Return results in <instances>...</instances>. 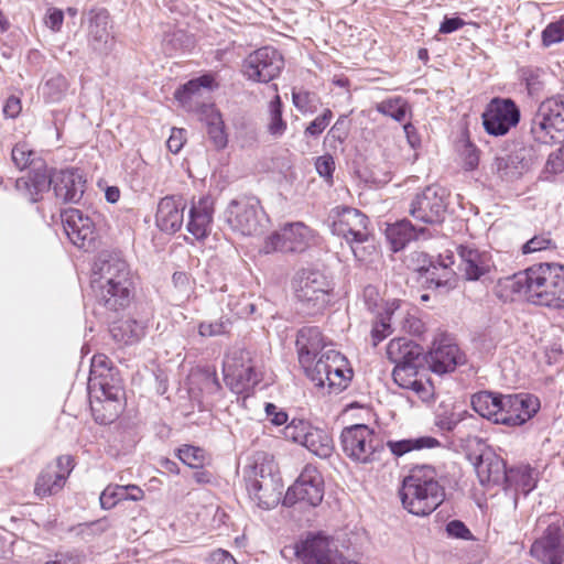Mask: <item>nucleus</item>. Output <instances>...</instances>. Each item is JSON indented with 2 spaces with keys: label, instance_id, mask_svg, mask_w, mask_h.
Wrapping results in <instances>:
<instances>
[{
  "label": "nucleus",
  "instance_id": "nucleus-1",
  "mask_svg": "<svg viewBox=\"0 0 564 564\" xmlns=\"http://www.w3.org/2000/svg\"><path fill=\"white\" fill-rule=\"evenodd\" d=\"M90 286L98 306L120 312L130 304L133 290L128 262L116 252H101L94 262Z\"/></svg>",
  "mask_w": 564,
  "mask_h": 564
},
{
  "label": "nucleus",
  "instance_id": "nucleus-2",
  "mask_svg": "<svg viewBox=\"0 0 564 564\" xmlns=\"http://www.w3.org/2000/svg\"><path fill=\"white\" fill-rule=\"evenodd\" d=\"M506 286L528 302L553 310H564V265L539 263L507 278Z\"/></svg>",
  "mask_w": 564,
  "mask_h": 564
},
{
  "label": "nucleus",
  "instance_id": "nucleus-3",
  "mask_svg": "<svg viewBox=\"0 0 564 564\" xmlns=\"http://www.w3.org/2000/svg\"><path fill=\"white\" fill-rule=\"evenodd\" d=\"M403 508L417 517L431 514L445 499L444 487L431 466L413 468L403 479L399 490Z\"/></svg>",
  "mask_w": 564,
  "mask_h": 564
},
{
  "label": "nucleus",
  "instance_id": "nucleus-4",
  "mask_svg": "<svg viewBox=\"0 0 564 564\" xmlns=\"http://www.w3.org/2000/svg\"><path fill=\"white\" fill-rule=\"evenodd\" d=\"M51 186L55 193L56 198L63 203H77L83 194L85 187V180L79 170L67 169L54 171L53 173H39L31 183L28 180H17L15 188L31 203H36L41 199L42 194L47 192Z\"/></svg>",
  "mask_w": 564,
  "mask_h": 564
},
{
  "label": "nucleus",
  "instance_id": "nucleus-5",
  "mask_svg": "<svg viewBox=\"0 0 564 564\" xmlns=\"http://www.w3.org/2000/svg\"><path fill=\"white\" fill-rule=\"evenodd\" d=\"M88 388L95 398L90 402L95 421L99 424H110L121 411L120 399L123 389L118 372L115 369H104L102 373L90 371Z\"/></svg>",
  "mask_w": 564,
  "mask_h": 564
},
{
  "label": "nucleus",
  "instance_id": "nucleus-6",
  "mask_svg": "<svg viewBox=\"0 0 564 564\" xmlns=\"http://www.w3.org/2000/svg\"><path fill=\"white\" fill-rule=\"evenodd\" d=\"M293 289L299 310L308 316L321 314L332 300L333 283L322 271L303 269L294 278Z\"/></svg>",
  "mask_w": 564,
  "mask_h": 564
},
{
  "label": "nucleus",
  "instance_id": "nucleus-7",
  "mask_svg": "<svg viewBox=\"0 0 564 564\" xmlns=\"http://www.w3.org/2000/svg\"><path fill=\"white\" fill-rule=\"evenodd\" d=\"M541 535L530 547V555L541 564H563L564 530L563 523L555 514H546L538 520Z\"/></svg>",
  "mask_w": 564,
  "mask_h": 564
},
{
  "label": "nucleus",
  "instance_id": "nucleus-8",
  "mask_svg": "<svg viewBox=\"0 0 564 564\" xmlns=\"http://www.w3.org/2000/svg\"><path fill=\"white\" fill-rule=\"evenodd\" d=\"M245 480L250 500L259 508L270 510L278 506L282 490L270 464L256 462L245 470Z\"/></svg>",
  "mask_w": 564,
  "mask_h": 564
},
{
  "label": "nucleus",
  "instance_id": "nucleus-9",
  "mask_svg": "<svg viewBox=\"0 0 564 564\" xmlns=\"http://www.w3.org/2000/svg\"><path fill=\"white\" fill-rule=\"evenodd\" d=\"M530 132L540 144L564 139V98L553 97L539 106L531 120Z\"/></svg>",
  "mask_w": 564,
  "mask_h": 564
},
{
  "label": "nucleus",
  "instance_id": "nucleus-10",
  "mask_svg": "<svg viewBox=\"0 0 564 564\" xmlns=\"http://www.w3.org/2000/svg\"><path fill=\"white\" fill-rule=\"evenodd\" d=\"M227 387L236 394H248L261 380V373L247 349H236L226 356L223 365Z\"/></svg>",
  "mask_w": 564,
  "mask_h": 564
},
{
  "label": "nucleus",
  "instance_id": "nucleus-11",
  "mask_svg": "<svg viewBox=\"0 0 564 564\" xmlns=\"http://www.w3.org/2000/svg\"><path fill=\"white\" fill-rule=\"evenodd\" d=\"M224 215L230 228L243 236L259 235L265 227V214L260 200L254 196H241L232 199Z\"/></svg>",
  "mask_w": 564,
  "mask_h": 564
},
{
  "label": "nucleus",
  "instance_id": "nucleus-12",
  "mask_svg": "<svg viewBox=\"0 0 564 564\" xmlns=\"http://www.w3.org/2000/svg\"><path fill=\"white\" fill-rule=\"evenodd\" d=\"M340 445L347 457L361 464L379 460L384 449L373 430L366 424L346 426L340 433Z\"/></svg>",
  "mask_w": 564,
  "mask_h": 564
},
{
  "label": "nucleus",
  "instance_id": "nucleus-13",
  "mask_svg": "<svg viewBox=\"0 0 564 564\" xmlns=\"http://www.w3.org/2000/svg\"><path fill=\"white\" fill-rule=\"evenodd\" d=\"M541 145L521 144L509 153L497 154L491 172L501 181L513 182L529 172L541 159Z\"/></svg>",
  "mask_w": 564,
  "mask_h": 564
},
{
  "label": "nucleus",
  "instance_id": "nucleus-14",
  "mask_svg": "<svg viewBox=\"0 0 564 564\" xmlns=\"http://www.w3.org/2000/svg\"><path fill=\"white\" fill-rule=\"evenodd\" d=\"M368 225L369 219L364 213L347 206L336 209L332 224V232L348 242L355 258L359 261L364 260L360 245L367 242L370 237Z\"/></svg>",
  "mask_w": 564,
  "mask_h": 564
},
{
  "label": "nucleus",
  "instance_id": "nucleus-15",
  "mask_svg": "<svg viewBox=\"0 0 564 564\" xmlns=\"http://www.w3.org/2000/svg\"><path fill=\"white\" fill-rule=\"evenodd\" d=\"M448 193L437 185H430L417 192L409 204V214L423 225H440L445 220Z\"/></svg>",
  "mask_w": 564,
  "mask_h": 564
},
{
  "label": "nucleus",
  "instance_id": "nucleus-16",
  "mask_svg": "<svg viewBox=\"0 0 564 564\" xmlns=\"http://www.w3.org/2000/svg\"><path fill=\"white\" fill-rule=\"evenodd\" d=\"M324 498V479L318 469L312 465H306L301 471L295 482L289 487L284 498L283 506L293 507H317Z\"/></svg>",
  "mask_w": 564,
  "mask_h": 564
},
{
  "label": "nucleus",
  "instance_id": "nucleus-17",
  "mask_svg": "<svg viewBox=\"0 0 564 564\" xmlns=\"http://www.w3.org/2000/svg\"><path fill=\"white\" fill-rule=\"evenodd\" d=\"M316 243V234L304 223L296 221L282 226L272 232L264 242L265 253L280 252H303Z\"/></svg>",
  "mask_w": 564,
  "mask_h": 564
},
{
  "label": "nucleus",
  "instance_id": "nucleus-18",
  "mask_svg": "<svg viewBox=\"0 0 564 564\" xmlns=\"http://www.w3.org/2000/svg\"><path fill=\"white\" fill-rule=\"evenodd\" d=\"M283 67L282 54L272 46H263L243 59L242 74L248 80L265 84L276 78Z\"/></svg>",
  "mask_w": 564,
  "mask_h": 564
},
{
  "label": "nucleus",
  "instance_id": "nucleus-19",
  "mask_svg": "<svg viewBox=\"0 0 564 564\" xmlns=\"http://www.w3.org/2000/svg\"><path fill=\"white\" fill-rule=\"evenodd\" d=\"M520 109L510 98H492L482 113V124L488 134H507L520 121Z\"/></svg>",
  "mask_w": 564,
  "mask_h": 564
},
{
  "label": "nucleus",
  "instance_id": "nucleus-20",
  "mask_svg": "<svg viewBox=\"0 0 564 564\" xmlns=\"http://www.w3.org/2000/svg\"><path fill=\"white\" fill-rule=\"evenodd\" d=\"M64 231L70 242L84 251H89L96 245V230L93 219L77 208H67L62 212Z\"/></svg>",
  "mask_w": 564,
  "mask_h": 564
},
{
  "label": "nucleus",
  "instance_id": "nucleus-21",
  "mask_svg": "<svg viewBox=\"0 0 564 564\" xmlns=\"http://www.w3.org/2000/svg\"><path fill=\"white\" fill-rule=\"evenodd\" d=\"M538 397L530 393L505 394L500 417L496 423L520 426L531 420L540 410Z\"/></svg>",
  "mask_w": 564,
  "mask_h": 564
},
{
  "label": "nucleus",
  "instance_id": "nucleus-22",
  "mask_svg": "<svg viewBox=\"0 0 564 564\" xmlns=\"http://www.w3.org/2000/svg\"><path fill=\"white\" fill-rule=\"evenodd\" d=\"M427 358L431 370L438 375L451 372L465 362V355L447 337L434 340Z\"/></svg>",
  "mask_w": 564,
  "mask_h": 564
},
{
  "label": "nucleus",
  "instance_id": "nucleus-23",
  "mask_svg": "<svg viewBox=\"0 0 564 564\" xmlns=\"http://www.w3.org/2000/svg\"><path fill=\"white\" fill-rule=\"evenodd\" d=\"M214 219V199L209 195L193 199L188 210L186 228L196 239L206 238L212 231Z\"/></svg>",
  "mask_w": 564,
  "mask_h": 564
},
{
  "label": "nucleus",
  "instance_id": "nucleus-24",
  "mask_svg": "<svg viewBox=\"0 0 564 564\" xmlns=\"http://www.w3.org/2000/svg\"><path fill=\"white\" fill-rule=\"evenodd\" d=\"M460 258L459 269L468 281H477L490 272L494 263L491 256L469 245L457 247Z\"/></svg>",
  "mask_w": 564,
  "mask_h": 564
},
{
  "label": "nucleus",
  "instance_id": "nucleus-25",
  "mask_svg": "<svg viewBox=\"0 0 564 564\" xmlns=\"http://www.w3.org/2000/svg\"><path fill=\"white\" fill-rule=\"evenodd\" d=\"M186 204L181 196H165L158 205L155 215L156 226L160 230L174 234L178 231L184 223V210Z\"/></svg>",
  "mask_w": 564,
  "mask_h": 564
},
{
  "label": "nucleus",
  "instance_id": "nucleus-26",
  "mask_svg": "<svg viewBox=\"0 0 564 564\" xmlns=\"http://www.w3.org/2000/svg\"><path fill=\"white\" fill-rule=\"evenodd\" d=\"M295 344L301 366L310 365L311 359H316L318 354L328 349L319 328L315 326L301 328L297 332Z\"/></svg>",
  "mask_w": 564,
  "mask_h": 564
},
{
  "label": "nucleus",
  "instance_id": "nucleus-27",
  "mask_svg": "<svg viewBox=\"0 0 564 564\" xmlns=\"http://www.w3.org/2000/svg\"><path fill=\"white\" fill-rule=\"evenodd\" d=\"M475 470L482 485H502L508 473L505 460L491 452H486L478 456Z\"/></svg>",
  "mask_w": 564,
  "mask_h": 564
},
{
  "label": "nucleus",
  "instance_id": "nucleus-28",
  "mask_svg": "<svg viewBox=\"0 0 564 564\" xmlns=\"http://www.w3.org/2000/svg\"><path fill=\"white\" fill-rule=\"evenodd\" d=\"M11 159L20 171L30 169V174L28 176L20 177L19 180H28L33 183L36 174L47 172L45 161L25 142L17 143L13 147L11 151Z\"/></svg>",
  "mask_w": 564,
  "mask_h": 564
},
{
  "label": "nucleus",
  "instance_id": "nucleus-29",
  "mask_svg": "<svg viewBox=\"0 0 564 564\" xmlns=\"http://www.w3.org/2000/svg\"><path fill=\"white\" fill-rule=\"evenodd\" d=\"M328 360L333 362L346 361V358L339 351L328 348L321 354L317 360L311 359L310 365L302 366L306 376L314 381L317 387H325L329 379Z\"/></svg>",
  "mask_w": 564,
  "mask_h": 564
},
{
  "label": "nucleus",
  "instance_id": "nucleus-30",
  "mask_svg": "<svg viewBox=\"0 0 564 564\" xmlns=\"http://www.w3.org/2000/svg\"><path fill=\"white\" fill-rule=\"evenodd\" d=\"M536 481L538 473L534 468L529 465H519L508 469L502 485L507 489H512L527 496L536 487Z\"/></svg>",
  "mask_w": 564,
  "mask_h": 564
},
{
  "label": "nucleus",
  "instance_id": "nucleus-31",
  "mask_svg": "<svg viewBox=\"0 0 564 564\" xmlns=\"http://www.w3.org/2000/svg\"><path fill=\"white\" fill-rule=\"evenodd\" d=\"M90 15L88 31L91 45L95 51L105 53L109 48L108 43L110 41L108 32L109 14L106 10L101 9L91 11Z\"/></svg>",
  "mask_w": 564,
  "mask_h": 564
},
{
  "label": "nucleus",
  "instance_id": "nucleus-32",
  "mask_svg": "<svg viewBox=\"0 0 564 564\" xmlns=\"http://www.w3.org/2000/svg\"><path fill=\"white\" fill-rule=\"evenodd\" d=\"M112 338L122 345H133L145 335V326L133 318L116 321L110 326Z\"/></svg>",
  "mask_w": 564,
  "mask_h": 564
},
{
  "label": "nucleus",
  "instance_id": "nucleus-33",
  "mask_svg": "<svg viewBox=\"0 0 564 564\" xmlns=\"http://www.w3.org/2000/svg\"><path fill=\"white\" fill-rule=\"evenodd\" d=\"M503 395L491 391H480L471 397L473 409L482 417L492 420L500 417Z\"/></svg>",
  "mask_w": 564,
  "mask_h": 564
},
{
  "label": "nucleus",
  "instance_id": "nucleus-34",
  "mask_svg": "<svg viewBox=\"0 0 564 564\" xmlns=\"http://www.w3.org/2000/svg\"><path fill=\"white\" fill-rule=\"evenodd\" d=\"M424 232V227H417L410 220L402 219L387 229V237L391 241L393 250L399 251Z\"/></svg>",
  "mask_w": 564,
  "mask_h": 564
},
{
  "label": "nucleus",
  "instance_id": "nucleus-35",
  "mask_svg": "<svg viewBox=\"0 0 564 564\" xmlns=\"http://www.w3.org/2000/svg\"><path fill=\"white\" fill-rule=\"evenodd\" d=\"M302 445L321 458H328L334 451V443L329 433L313 425L304 437Z\"/></svg>",
  "mask_w": 564,
  "mask_h": 564
},
{
  "label": "nucleus",
  "instance_id": "nucleus-36",
  "mask_svg": "<svg viewBox=\"0 0 564 564\" xmlns=\"http://www.w3.org/2000/svg\"><path fill=\"white\" fill-rule=\"evenodd\" d=\"M441 445L440 441L433 436H419L414 438H404L400 441H389L387 446L391 453L398 457L412 451L424 448H435Z\"/></svg>",
  "mask_w": 564,
  "mask_h": 564
},
{
  "label": "nucleus",
  "instance_id": "nucleus-37",
  "mask_svg": "<svg viewBox=\"0 0 564 564\" xmlns=\"http://www.w3.org/2000/svg\"><path fill=\"white\" fill-rule=\"evenodd\" d=\"M375 108L379 113L390 117L398 122H403L408 115L411 113L410 104L400 96L387 98L376 104Z\"/></svg>",
  "mask_w": 564,
  "mask_h": 564
},
{
  "label": "nucleus",
  "instance_id": "nucleus-38",
  "mask_svg": "<svg viewBox=\"0 0 564 564\" xmlns=\"http://www.w3.org/2000/svg\"><path fill=\"white\" fill-rule=\"evenodd\" d=\"M68 89V82L62 74L51 73L41 87L42 96L46 102L61 101Z\"/></svg>",
  "mask_w": 564,
  "mask_h": 564
},
{
  "label": "nucleus",
  "instance_id": "nucleus-39",
  "mask_svg": "<svg viewBox=\"0 0 564 564\" xmlns=\"http://www.w3.org/2000/svg\"><path fill=\"white\" fill-rule=\"evenodd\" d=\"M288 124L282 117V101L276 94L268 106V124L267 129L274 139L281 138L286 131Z\"/></svg>",
  "mask_w": 564,
  "mask_h": 564
},
{
  "label": "nucleus",
  "instance_id": "nucleus-40",
  "mask_svg": "<svg viewBox=\"0 0 564 564\" xmlns=\"http://www.w3.org/2000/svg\"><path fill=\"white\" fill-rule=\"evenodd\" d=\"M452 265L453 260L451 259L448 262H445L444 269H438V267L434 262H431L430 265L425 269L426 280L430 283V288H452L455 278V272L453 271Z\"/></svg>",
  "mask_w": 564,
  "mask_h": 564
},
{
  "label": "nucleus",
  "instance_id": "nucleus-41",
  "mask_svg": "<svg viewBox=\"0 0 564 564\" xmlns=\"http://www.w3.org/2000/svg\"><path fill=\"white\" fill-rule=\"evenodd\" d=\"M66 475L64 473L43 471L36 480L35 494L45 497L57 492L65 484Z\"/></svg>",
  "mask_w": 564,
  "mask_h": 564
},
{
  "label": "nucleus",
  "instance_id": "nucleus-42",
  "mask_svg": "<svg viewBox=\"0 0 564 564\" xmlns=\"http://www.w3.org/2000/svg\"><path fill=\"white\" fill-rule=\"evenodd\" d=\"M399 306V300H393L391 303L387 304L384 316L380 317V321L373 326L371 332L375 345L383 340L390 334L391 324H393Z\"/></svg>",
  "mask_w": 564,
  "mask_h": 564
},
{
  "label": "nucleus",
  "instance_id": "nucleus-43",
  "mask_svg": "<svg viewBox=\"0 0 564 564\" xmlns=\"http://www.w3.org/2000/svg\"><path fill=\"white\" fill-rule=\"evenodd\" d=\"M213 82L214 79L210 75H203L198 78L191 79L176 89L174 97L182 104L188 102L202 88H210Z\"/></svg>",
  "mask_w": 564,
  "mask_h": 564
},
{
  "label": "nucleus",
  "instance_id": "nucleus-44",
  "mask_svg": "<svg viewBox=\"0 0 564 564\" xmlns=\"http://www.w3.org/2000/svg\"><path fill=\"white\" fill-rule=\"evenodd\" d=\"M207 133L217 149L227 145V135L224 130V121L218 111H212L207 121Z\"/></svg>",
  "mask_w": 564,
  "mask_h": 564
},
{
  "label": "nucleus",
  "instance_id": "nucleus-45",
  "mask_svg": "<svg viewBox=\"0 0 564 564\" xmlns=\"http://www.w3.org/2000/svg\"><path fill=\"white\" fill-rule=\"evenodd\" d=\"M403 303L400 301V306L395 312V318L393 319V324H399L402 329L405 332L420 335L424 329V324L420 318H417L414 314H411L409 311L402 310Z\"/></svg>",
  "mask_w": 564,
  "mask_h": 564
},
{
  "label": "nucleus",
  "instance_id": "nucleus-46",
  "mask_svg": "<svg viewBox=\"0 0 564 564\" xmlns=\"http://www.w3.org/2000/svg\"><path fill=\"white\" fill-rule=\"evenodd\" d=\"M177 457L194 469L202 468L205 464V451L193 445H183L177 449Z\"/></svg>",
  "mask_w": 564,
  "mask_h": 564
},
{
  "label": "nucleus",
  "instance_id": "nucleus-47",
  "mask_svg": "<svg viewBox=\"0 0 564 564\" xmlns=\"http://www.w3.org/2000/svg\"><path fill=\"white\" fill-rule=\"evenodd\" d=\"M312 424L303 419H293L283 429V436L285 440L292 441L297 444H303L304 437L308 433Z\"/></svg>",
  "mask_w": 564,
  "mask_h": 564
},
{
  "label": "nucleus",
  "instance_id": "nucleus-48",
  "mask_svg": "<svg viewBox=\"0 0 564 564\" xmlns=\"http://www.w3.org/2000/svg\"><path fill=\"white\" fill-rule=\"evenodd\" d=\"M128 491L129 488L126 486L106 487L99 497L101 508L106 510L113 508L119 501L126 500Z\"/></svg>",
  "mask_w": 564,
  "mask_h": 564
},
{
  "label": "nucleus",
  "instance_id": "nucleus-49",
  "mask_svg": "<svg viewBox=\"0 0 564 564\" xmlns=\"http://www.w3.org/2000/svg\"><path fill=\"white\" fill-rule=\"evenodd\" d=\"M562 41H564V15L560 20L550 23L542 32V42L545 46H551Z\"/></svg>",
  "mask_w": 564,
  "mask_h": 564
},
{
  "label": "nucleus",
  "instance_id": "nucleus-50",
  "mask_svg": "<svg viewBox=\"0 0 564 564\" xmlns=\"http://www.w3.org/2000/svg\"><path fill=\"white\" fill-rule=\"evenodd\" d=\"M292 100L294 107L302 113H313L316 110L315 94H312L306 90H300L292 93Z\"/></svg>",
  "mask_w": 564,
  "mask_h": 564
},
{
  "label": "nucleus",
  "instance_id": "nucleus-51",
  "mask_svg": "<svg viewBox=\"0 0 564 564\" xmlns=\"http://www.w3.org/2000/svg\"><path fill=\"white\" fill-rule=\"evenodd\" d=\"M345 364H337L334 368L333 377H329L326 386L335 391H341L347 387L348 381L351 379V370L344 369Z\"/></svg>",
  "mask_w": 564,
  "mask_h": 564
},
{
  "label": "nucleus",
  "instance_id": "nucleus-52",
  "mask_svg": "<svg viewBox=\"0 0 564 564\" xmlns=\"http://www.w3.org/2000/svg\"><path fill=\"white\" fill-rule=\"evenodd\" d=\"M228 319H218L214 322H202L198 325V334L203 337L220 336L228 333L229 328Z\"/></svg>",
  "mask_w": 564,
  "mask_h": 564
},
{
  "label": "nucleus",
  "instance_id": "nucleus-53",
  "mask_svg": "<svg viewBox=\"0 0 564 564\" xmlns=\"http://www.w3.org/2000/svg\"><path fill=\"white\" fill-rule=\"evenodd\" d=\"M410 339L406 338H394L390 340L387 347V356L389 360L398 366L401 360L404 359V354L409 347Z\"/></svg>",
  "mask_w": 564,
  "mask_h": 564
},
{
  "label": "nucleus",
  "instance_id": "nucleus-54",
  "mask_svg": "<svg viewBox=\"0 0 564 564\" xmlns=\"http://www.w3.org/2000/svg\"><path fill=\"white\" fill-rule=\"evenodd\" d=\"M423 348L410 340L409 347L404 354V359L400 361L398 366H410L414 369H419L422 366L423 360Z\"/></svg>",
  "mask_w": 564,
  "mask_h": 564
},
{
  "label": "nucleus",
  "instance_id": "nucleus-55",
  "mask_svg": "<svg viewBox=\"0 0 564 564\" xmlns=\"http://www.w3.org/2000/svg\"><path fill=\"white\" fill-rule=\"evenodd\" d=\"M333 118L330 109H325L322 115L317 116L305 129L304 133L310 137H318L329 124Z\"/></svg>",
  "mask_w": 564,
  "mask_h": 564
},
{
  "label": "nucleus",
  "instance_id": "nucleus-56",
  "mask_svg": "<svg viewBox=\"0 0 564 564\" xmlns=\"http://www.w3.org/2000/svg\"><path fill=\"white\" fill-rule=\"evenodd\" d=\"M417 370L410 366H394L392 377L399 387L405 389L409 384H413L411 381L417 376Z\"/></svg>",
  "mask_w": 564,
  "mask_h": 564
},
{
  "label": "nucleus",
  "instance_id": "nucleus-57",
  "mask_svg": "<svg viewBox=\"0 0 564 564\" xmlns=\"http://www.w3.org/2000/svg\"><path fill=\"white\" fill-rule=\"evenodd\" d=\"M554 247L551 238L545 235L534 236L522 246V253L529 254Z\"/></svg>",
  "mask_w": 564,
  "mask_h": 564
},
{
  "label": "nucleus",
  "instance_id": "nucleus-58",
  "mask_svg": "<svg viewBox=\"0 0 564 564\" xmlns=\"http://www.w3.org/2000/svg\"><path fill=\"white\" fill-rule=\"evenodd\" d=\"M315 169L321 177H324L327 181L332 180L335 171V161L333 156L329 154L318 156L315 162Z\"/></svg>",
  "mask_w": 564,
  "mask_h": 564
},
{
  "label": "nucleus",
  "instance_id": "nucleus-59",
  "mask_svg": "<svg viewBox=\"0 0 564 564\" xmlns=\"http://www.w3.org/2000/svg\"><path fill=\"white\" fill-rule=\"evenodd\" d=\"M446 532L449 536L456 538V539H462V540H473L474 539L470 530L460 520L449 521L446 524Z\"/></svg>",
  "mask_w": 564,
  "mask_h": 564
},
{
  "label": "nucleus",
  "instance_id": "nucleus-60",
  "mask_svg": "<svg viewBox=\"0 0 564 564\" xmlns=\"http://www.w3.org/2000/svg\"><path fill=\"white\" fill-rule=\"evenodd\" d=\"M564 171V147L549 154L545 172L558 174Z\"/></svg>",
  "mask_w": 564,
  "mask_h": 564
},
{
  "label": "nucleus",
  "instance_id": "nucleus-61",
  "mask_svg": "<svg viewBox=\"0 0 564 564\" xmlns=\"http://www.w3.org/2000/svg\"><path fill=\"white\" fill-rule=\"evenodd\" d=\"M264 410L267 417L276 426L285 424L289 420L288 413L273 403H267Z\"/></svg>",
  "mask_w": 564,
  "mask_h": 564
},
{
  "label": "nucleus",
  "instance_id": "nucleus-62",
  "mask_svg": "<svg viewBox=\"0 0 564 564\" xmlns=\"http://www.w3.org/2000/svg\"><path fill=\"white\" fill-rule=\"evenodd\" d=\"M185 142V130L173 128L170 134V138L166 141L167 149L172 153H178Z\"/></svg>",
  "mask_w": 564,
  "mask_h": 564
},
{
  "label": "nucleus",
  "instance_id": "nucleus-63",
  "mask_svg": "<svg viewBox=\"0 0 564 564\" xmlns=\"http://www.w3.org/2000/svg\"><path fill=\"white\" fill-rule=\"evenodd\" d=\"M207 564H237L235 557L226 550L217 549L209 553Z\"/></svg>",
  "mask_w": 564,
  "mask_h": 564
},
{
  "label": "nucleus",
  "instance_id": "nucleus-64",
  "mask_svg": "<svg viewBox=\"0 0 564 564\" xmlns=\"http://www.w3.org/2000/svg\"><path fill=\"white\" fill-rule=\"evenodd\" d=\"M364 301L369 311L375 312L381 302L380 294L376 286L367 285L364 289Z\"/></svg>",
  "mask_w": 564,
  "mask_h": 564
}]
</instances>
